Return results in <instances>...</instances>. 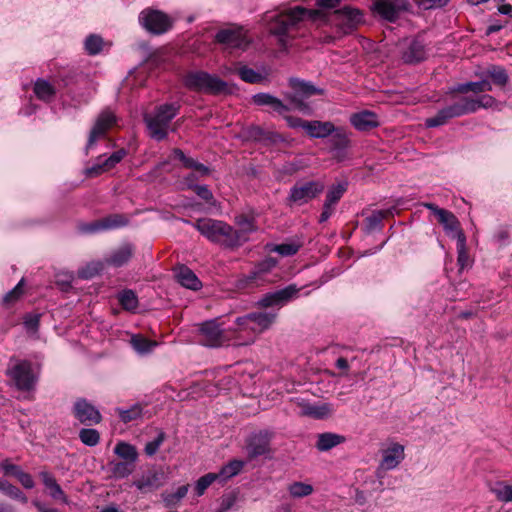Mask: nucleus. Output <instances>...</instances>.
<instances>
[{"label":"nucleus","instance_id":"f257e3e1","mask_svg":"<svg viewBox=\"0 0 512 512\" xmlns=\"http://www.w3.org/2000/svg\"><path fill=\"white\" fill-rule=\"evenodd\" d=\"M323 16V13L319 10H307L296 6L272 17L269 23V31L278 37L279 44L283 48H287L291 40L296 37L295 32L301 28L305 21H317Z\"/></svg>","mask_w":512,"mask_h":512},{"label":"nucleus","instance_id":"f03ea898","mask_svg":"<svg viewBox=\"0 0 512 512\" xmlns=\"http://www.w3.org/2000/svg\"><path fill=\"white\" fill-rule=\"evenodd\" d=\"M497 106L498 102L496 99L488 94L481 95L477 98L466 96L455 97L451 104L439 110L435 116L427 118L425 125L429 128L439 127L453 118L474 113L480 108L487 109Z\"/></svg>","mask_w":512,"mask_h":512},{"label":"nucleus","instance_id":"7ed1b4c3","mask_svg":"<svg viewBox=\"0 0 512 512\" xmlns=\"http://www.w3.org/2000/svg\"><path fill=\"white\" fill-rule=\"evenodd\" d=\"M192 225L212 243L231 250L238 248L233 227L224 221L201 218Z\"/></svg>","mask_w":512,"mask_h":512},{"label":"nucleus","instance_id":"20e7f679","mask_svg":"<svg viewBox=\"0 0 512 512\" xmlns=\"http://www.w3.org/2000/svg\"><path fill=\"white\" fill-rule=\"evenodd\" d=\"M289 86L293 92L285 94V97L294 109L305 115H311L312 108L304 100L315 95H323L325 92L324 89L315 86L312 82L295 77L289 79Z\"/></svg>","mask_w":512,"mask_h":512},{"label":"nucleus","instance_id":"39448f33","mask_svg":"<svg viewBox=\"0 0 512 512\" xmlns=\"http://www.w3.org/2000/svg\"><path fill=\"white\" fill-rule=\"evenodd\" d=\"M184 84L190 90L207 94H222L229 90L225 81L205 71L188 72L184 77Z\"/></svg>","mask_w":512,"mask_h":512},{"label":"nucleus","instance_id":"423d86ee","mask_svg":"<svg viewBox=\"0 0 512 512\" xmlns=\"http://www.w3.org/2000/svg\"><path fill=\"white\" fill-rule=\"evenodd\" d=\"M179 105L176 103L161 105L154 115H146L144 120L149 130V135L161 141L166 138L170 121L177 115Z\"/></svg>","mask_w":512,"mask_h":512},{"label":"nucleus","instance_id":"0eeeda50","mask_svg":"<svg viewBox=\"0 0 512 512\" xmlns=\"http://www.w3.org/2000/svg\"><path fill=\"white\" fill-rule=\"evenodd\" d=\"M140 24L150 33L160 35L172 27L171 18L160 10L144 9L139 15Z\"/></svg>","mask_w":512,"mask_h":512},{"label":"nucleus","instance_id":"6e6552de","mask_svg":"<svg viewBox=\"0 0 512 512\" xmlns=\"http://www.w3.org/2000/svg\"><path fill=\"white\" fill-rule=\"evenodd\" d=\"M199 342L207 347L216 348L228 341L224 329L217 319L198 324Z\"/></svg>","mask_w":512,"mask_h":512},{"label":"nucleus","instance_id":"1a4fd4ad","mask_svg":"<svg viewBox=\"0 0 512 512\" xmlns=\"http://www.w3.org/2000/svg\"><path fill=\"white\" fill-rule=\"evenodd\" d=\"M7 375L15 386L23 391L31 390L36 382L31 363L28 361L15 362L7 369Z\"/></svg>","mask_w":512,"mask_h":512},{"label":"nucleus","instance_id":"9d476101","mask_svg":"<svg viewBox=\"0 0 512 512\" xmlns=\"http://www.w3.org/2000/svg\"><path fill=\"white\" fill-rule=\"evenodd\" d=\"M116 123L117 117L111 109L106 108L101 111L89 133L86 152L92 149L99 139L105 138L109 129L116 125Z\"/></svg>","mask_w":512,"mask_h":512},{"label":"nucleus","instance_id":"9b49d317","mask_svg":"<svg viewBox=\"0 0 512 512\" xmlns=\"http://www.w3.org/2000/svg\"><path fill=\"white\" fill-rule=\"evenodd\" d=\"M276 266V261L268 258L258 263L249 275L240 278L237 281V288L241 290L253 289L261 286L265 282V276Z\"/></svg>","mask_w":512,"mask_h":512},{"label":"nucleus","instance_id":"f8f14e48","mask_svg":"<svg viewBox=\"0 0 512 512\" xmlns=\"http://www.w3.org/2000/svg\"><path fill=\"white\" fill-rule=\"evenodd\" d=\"M323 190L324 185L317 181L297 183L291 188L288 201L303 205L322 193Z\"/></svg>","mask_w":512,"mask_h":512},{"label":"nucleus","instance_id":"ddd939ff","mask_svg":"<svg viewBox=\"0 0 512 512\" xmlns=\"http://www.w3.org/2000/svg\"><path fill=\"white\" fill-rule=\"evenodd\" d=\"M215 42L232 49H246L249 40L241 27L230 26L219 30L215 35Z\"/></svg>","mask_w":512,"mask_h":512},{"label":"nucleus","instance_id":"4468645a","mask_svg":"<svg viewBox=\"0 0 512 512\" xmlns=\"http://www.w3.org/2000/svg\"><path fill=\"white\" fill-rule=\"evenodd\" d=\"M426 44L420 38L406 39L401 44V59L406 64H416L427 58Z\"/></svg>","mask_w":512,"mask_h":512},{"label":"nucleus","instance_id":"2eb2a0df","mask_svg":"<svg viewBox=\"0 0 512 512\" xmlns=\"http://www.w3.org/2000/svg\"><path fill=\"white\" fill-rule=\"evenodd\" d=\"M236 328L232 329L234 340L237 345H249L253 343L257 337L256 330L252 324L250 314L238 317L235 321Z\"/></svg>","mask_w":512,"mask_h":512},{"label":"nucleus","instance_id":"dca6fc26","mask_svg":"<svg viewBox=\"0 0 512 512\" xmlns=\"http://www.w3.org/2000/svg\"><path fill=\"white\" fill-rule=\"evenodd\" d=\"M73 414L82 424L92 425L101 421L99 410L84 398H79L73 405Z\"/></svg>","mask_w":512,"mask_h":512},{"label":"nucleus","instance_id":"f3484780","mask_svg":"<svg viewBox=\"0 0 512 512\" xmlns=\"http://www.w3.org/2000/svg\"><path fill=\"white\" fill-rule=\"evenodd\" d=\"M407 6V0H377L374 3V10L385 20L393 22Z\"/></svg>","mask_w":512,"mask_h":512},{"label":"nucleus","instance_id":"a211bd4d","mask_svg":"<svg viewBox=\"0 0 512 512\" xmlns=\"http://www.w3.org/2000/svg\"><path fill=\"white\" fill-rule=\"evenodd\" d=\"M328 144L330 152L338 160H342L346 156V150L350 146V135L342 127H336L335 131L329 136Z\"/></svg>","mask_w":512,"mask_h":512},{"label":"nucleus","instance_id":"6ab92c4d","mask_svg":"<svg viewBox=\"0 0 512 512\" xmlns=\"http://www.w3.org/2000/svg\"><path fill=\"white\" fill-rule=\"evenodd\" d=\"M127 224L125 216L120 214H113L101 220H96L90 224L81 226V231L84 233H95L102 230L118 228Z\"/></svg>","mask_w":512,"mask_h":512},{"label":"nucleus","instance_id":"aec40b11","mask_svg":"<svg viewBox=\"0 0 512 512\" xmlns=\"http://www.w3.org/2000/svg\"><path fill=\"white\" fill-rule=\"evenodd\" d=\"M299 291L296 285H289L283 289L277 290L273 293L266 294L259 304L263 307H272L282 305L291 300Z\"/></svg>","mask_w":512,"mask_h":512},{"label":"nucleus","instance_id":"412c9836","mask_svg":"<svg viewBox=\"0 0 512 512\" xmlns=\"http://www.w3.org/2000/svg\"><path fill=\"white\" fill-rule=\"evenodd\" d=\"M237 228L233 227V233L237 246L240 247L249 240V235L257 230L254 219L246 215H239L235 218Z\"/></svg>","mask_w":512,"mask_h":512},{"label":"nucleus","instance_id":"4be33fe9","mask_svg":"<svg viewBox=\"0 0 512 512\" xmlns=\"http://www.w3.org/2000/svg\"><path fill=\"white\" fill-rule=\"evenodd\" d=\"M164 473L158 470H149L144 473L139 479L133 482L142 493L152 492L158 489L163 484Z\"/></svg>","mask_w":512,"mask_h":512},{"label":"nucleus","instance_id":"5701e85b","mask_svg":"<svg viewBox=\"0 0 512 512\" xmlns=\"http://www.w3.org/2000/svg\"><path fill=\"white\" fill-rule=\"evenodd\" d=\"M127 155V151L125 149H119L111 154L108 158L101 162H97L96 164L88 167L86 169V174L89 177L98 176L106 171L114 168L125 156Z\"/></svg>","mask_w":512,"mask_h":512},{"label":"nucleus","instance_id":"b1692460","mask_svg":"<svg viewBox=\"0 0 512 512\" xmlns=\"http://www.w3.org/2000/svg\"><path fill=\"white\" fill-rule=\"evenodd\" d=\"M39 477L42 480L43 485L48 490L49 496L58 502L69 504V498L61 488V486L57 483L55 477L47 470H42L39 472Z\"/></svg>","mask_w":512,"mask_h":512},{"label":"nucleus","instance_id":"393cba45","mask_svg":"<svg viewBox=\"0 0 512 512\" xmlns=\"http://www.w3.org/2000/svg\"><path fill=\"white\" fill-rule=\"evenodd\" d=\"M135 247L131 243H124L111 251V253L104 259L106 265L121 267L128 263L132 258Z\"/></svg>","mask_w":512,"mask_h":512},{"label":"nucleus","instance_id":"a878e982","mask_svg":"<svg viewBox=\"0 0 512 512\" xmlns=\"http://www.w3.org/2000/svg\"><path fill=\"white\" fill-rule=\"evenodd\" d=\"M404 457V446L394 443L383 451L380 466L384 470H392L401 463Z\"/></svg>","mask_w":512,"mask_h":512},{"label":"nucleus","instance_id":"bb28decb","mask_svg":"<svg viewBox=\"0 0 512 512\" xmlns=\"http://www.w3.org/2000/svg\"><path fill=\"white\" fill-rule=\"evenodd\" d=\"M350 122L359 131H369L379 125L378 116L368 110L352 114Z\"/></svg>","mask_w":512,"mask_h":512},{"label":"nucleus","instance_id":"cd10ccee","mask_svg":"<svg viewBox=\"0 0 512 512\" xmlns=\"http://www.w3.org/2000/svg\"><path fill=\"white\" fill-rule=\"evenodd\" d=\"M254 104L258 106H269L275 112L279 114H284L290 111L288 105L284 104L279 98L269 94V93H258L252 97Z\"/></svg>","mask_w":512,"mask_h":512},{"label":"nucleus","instance_id":"c85d7f7f","mask_svg":"<svg viewBox=\"0 0 512 512\" xmlns=\"http://www.w3.org/2000/svg\"><path fill=\"white\" fill-rule=\"evenodd\" d=\"M339 18V25L344 30L355 28L362 21V14L359 10L350 7H344L336 11Z\"/></svg>","mask_w":512,"mask_h":512},{"label":"nucleus","instance_id":"c756f323","mask_svg":"<svg viewBox=\"0 0 512 512\" xmlns=\"http://www.w3.org/2000/svg\"><path fill=\"white\" fill-rule=\"evenodd\" d=\"M436 218L439 223L443 225L444 230L448 235L458 239V233H463L460 229V223L458 219L452 212L446 209L440 210L438 211V216Z\"/></svg>","mask_w":512,"mask_h":512},{"label":"nucleus","instance_id":"7c9ffc66","mask_svg":"<svg viewBox=\"0 0 512 512\" xmlns=\"http://www.w3.org/2000/svg\"><path fill=\"white\" fill-rule=\"evenodd\" d=\"M335 131V125L330 121L313 120L307 123L306 133L312 138H327Z\"/></svg>","mask_w":512,"mask_h":512},{"label":"nucleus","instance_id":"2f4dec72","mask_svg":"<svg viewBox=\"0 0 512 512\" xmlns=\"http://www.w3.org/2000/svg\"><path fill=\"white\" fill-rule=\"evenodd\" d=\"M300 414L314 419H324L333 413V408L330 404L324 403L321 405H314L310 403L300 404Z\"/></svg>","mask_w":512,"mask_h":512},{"label":"nucleus","instance_id":"473e14b6","mask_svg":"<svg viewBox=\"0 0 512 512\" xmlns=\"http://www.w3.org/2000/svg\"><path fill=\"white\" fill-rule=\"evenodd\" d=\"M175 277L183 287L192 290H198L201 287V282L195 273L184 265L175 269Z\"/></svg>","mask_w":512,"mask_h":512},{"label":"nucleus","instance_id":"72a5a7b5","mask_svg":"<svg viewBox=\"0 0 512 512\" xmlns=\"http://www.w3.org/2000/svg\"><path fill=\"white\" fill-rule=\"evenodd\" d=\"M247 449L251 458L265 455L269 452V438L266 434H256L250 439Z\"/></svg>","mask_w":512,"mask_h":512},{"label":"nucleus","instance_id":"f704fd0d","mask_svg":"<svg viewBox=\"0 0 512 512\" xmlns=\"http://www.w3.org/2000/svg\"><path fill=\"white\" fill-rule=\"evenodd\" d=\"M252 319V324L255 327L257 336L263 331L267 330L276 318L275 313L270 312H253L249 313Z\"/></svg>","mask_w":512,"mask_h":512},{"label":"nucleus","instance_id":"c9c22d12","mask_svg":"<svg viewBox=\"0 0 512 512\" xmlns=\"http://www.w3.org/2000/svg\"><path fill=\"white\" fill-rule=\"evenodd\" d=\"M345 441L344 436L335 433H322L318 435L316 447L319 451H328Z\"/></svg>","mask_w":512,"mask_h":512},{"label":"nucleus","instance_id":"e433bc0d","mask_svg":"<svg viewBox=\"0 0 512 512\" xmlns=\"http://www.w3.org/2000/svg\"><path fill=\"white\" fill-rule=\"evenodd\" d=\"M392 215L391 210H377L373 211L371 215H369L365 219V230L367 233L374 232L376 230H380L382 228L383 219Z\"/></svg>","mask_w":512,"mask_h":512},{"label":"nucleus","instance_id":"4c0bfd02","mask_svg":"<svg viewBox=\"0 0 512 512\" xmlns=\"http://www.w3.org/2000/svg\"><path fill=\"white\" fill-rule=\"evenodd\" d=\"M492 90L491 83L487 80H482L478 82H467L459 84L453 91L459 92V93H467V92H473V93H483L488 92Z\"/></svg>","mask_w":512,"mask_h":512},{"label":"nucleus","instance_id":"58836bf2","mask_svg":"<svg viewBox=\"0 0 512 512\" xmlns=\"http://www.w3.org/2000/svg\"><path fill=\"white\" fill-rule=\"evenodd\" d=\"M114 453L124 461L132 463H135L138 458V452L136 448L126 442H119L114 448Z\"/></svg>","mask_w":512,"mask_h":512},{"label":"nucleus","instance_id":"ea45409f","mask_svg":"<svg viewBox=\"0 0 512 512\" xmlns=\"http://www.w3.org/2000/svg\"><path fill=\"white\" fill-rule=\"evenodd\" d=\"M244 464L245 463L241 460H232L225 466H223L220 472L216 474L219 475V480L221 482H225L228 479L232 478L233 476L239 474L240 471L243 469Z\"/></svg>","mask_w":512,"mask_h":512},{"label":"nucleus","instance_id":"a19ab883","mask_svg":"<svg viewBox=\"0 0 512 512\" xmlns=\"http://www.w3.org/2000/svg\"><path fill=\"white\" fill-rule=\"evenodd\" d=\"M135 469V463L128 461L111 462L110 470L115 478L122 479L128 477Z\"/></svg>","mask_w":512,"mask_h":512},{"label":"nucleus","instance_id":"79ce46f5","mask_svg":"<svg viewBox=\"0 0 512 512\" xmlns=\"http://www.w3.org/2000/svg\"><path fill=\"white\" fill-rule=\"evenodd\" d=\"M302 247V243L299 241H292L288 243H282L277 245H269L268 248L271 252H276L283 257H288L296 254Z\"/></svg>","mask_w":512,"mask_h":512},{"label":"nucleus","instance_id":"37998d69","mask_svg":"<svg viewBox=\"0 0 512 512\" xmlns=\"http://www.w3.org/2000/svg\"><path fill=\"white\" fill-rule=\"evenodd\" d=\"M34 93L39 99L48 101L54 96L55 89L49 82L39 79L34 85Z\"/></svg>","mask_w":512,"mask_h":512},{"label":"nucleus","instance_id":"c03bdc74","mask_svg":"<svg viewBox=\"0 0 512 512\" xmlns=\"http://www.w3.org/2000/svg\"><path fill=\"white\" fill-rule=\"evenodd\" d=\"M116 412L118 413L121 421L128 423L141 418L143 408L140 404H134L129 409L117 408Z\"/></svg>","mask_w":512,"mask_h":512},{"label":"nucleus","instance_id":"a18cd8bd","mask_svg":"<svg viewBox=\"0 0 512 512\" xmlns=\"http://www.w3.org/2000/svg\"><path fill=\"white\" fill-rule=\"evenodd\" d=\"M106 265L105 260L103 261H93L88 263L85 267L81 268L78 271V275L82 279H90L94 276L98 275Z\"/></svg>","mask_w":512,"mask_h":512},{"label":"nucleus","instance_id":"49530a36","mask_svg":"<svg viewBox=\"0 0 512 512\" xmlns=\"http://www.w3.org/2000/svg\"><path fill=\"white\" fill-rule=\"evenodd\" d=\"M457 261L461 269L469 265V255L466 249V237L464 233H458L457 239Z\"/></svg>","mask_w":512,"mask_h":512},{"label":"nucleus","instance_id":"de8ad7c7","mask_svg":"<svg viewBox=\"0 0 512 512\" xmlns=\"http://www.w3.org/2000/svg\"><path fill=\"white\" fill-rule=\"evenodd\" d=\"M288 491L293 498H302L312 494L313 487L308 483L293 482L288 486Z\"/></svg>","mask_w":512,"mask_h":512},{"label":"nucleus","instance_id":"09e8293b","mask_svg":"<svg viewBox=\"0 0 512 512\" xmlns=\"http://www.w3.org/2000/svg\"><path fill=\"white\" fill-rule=\"evenodd\" d=\"M119 302L127 311H134L138 306V298L132 290H124L119 294Z\"/></svg>","mask_w":512,"mask_h":512},{"label":"nucleus","instance_id":"8fccbe9b","mask_svg":"<svg viewBox=\"0 0 512 512\" xmlns=\"http://www.w3.org/2000/svg\"><path fill=\"white\" fill-rule=\"evenodd\" d=\"M132 347L140 354L148 353L155 347L156 342H152L140 335H134L131 338Z\"/></svg>","mask_w":512,"mask_h":512},{"label":"nucleus","instance_id":"3c124183","mask_svg":"<svg viewBox=\"0 0 512 512\" xmlns=\"http://www.w3.org/2000/svg\"><path fill=\"white\" fill-rule=\"evenodd\" d=\"M486 74L496 85L504 86L508 82V74L503 67L491 66L487 69Z\"/></svg>","mask_w":512,"mask_h":512},{"label":"nucleus","instance_id":"603ef678","mask_svg":"<svg viewBox=\"0 0 512 512\" xmlns=\"http://www.w3.org/2000/svg\"><path fill=\"white\" fill-rule=\"evenodd\" d=\"M347 190V183H337L332 185L326 195V202L335 205L343 196L345 191Z\"/></svg>","mask_w":512,"mask_h":512},{"label":"nucleus","instance_id":"864d4df0","mask_svg":"<svg viewBox=\"0 0 512 512\" xmlns=\"http://www.w3.org/2000/svg\"><path fill=\"white\" fill-rule=\"evenodd\" d=\"M237 73L240 78L247 83H260L264 80V77L260 73H257L252 68L247 66L238 68Z\"/></svg>","mask_w":512,"mask_h":512},{"label":"nucleus","instance_id":"5fc2aeb1","mask_svg":"<svg viewBox=\"0 0 512 512\" xmlns=\"http://www.w3.org/2000/svg\"><path fill=\"white\" fill-rule=\"evenodd\" d=\"M1 492L11 499L18 500L23 504L28 502L27 496L18 487L12 485L8 481L5 482Z\"/></svg>","mask_w":512,"mask_h":512},{"label":"nucleus","instance_id":"6e6d98bb","mask_svg":"<svg viewBox=\"0 0 512 512\" xmlns=\"http://www.w3.org/2000/svg\"><path fill=\"white\" fill-rule=\"evenodd\" d=\"M492 491L499 501L512 502V485L497 483Z\"/></svg>","mask_w":512,"mask_h":512},{"label":"nucleus","instance_id":"4d7b16f0","mask_svg":"<svg viewBox=\"0 0 512 512\" xmlns=\"http://www.w3.org/2000/svg\"><path fill=\"white\" fill-rule=\"evenodd\" d=\"M103 47V39L95 34L89 35L85 40V49L90 55L98 54Z\"/></svg>","mask_w":512,"mask_h":512},{"label":"nucleus","instance_id":"13d9d810","mask_svg":"<svg viewBox=\"0 0 512 512\" xmlns=\"http://www.w3.org/2000/svg\"><path fill=\"white\" fill-rule=\"evenodd\" d=\"M81 442L87 446H95L99 443L100 435L95 429H81L79 432Z\"/></svg>","mask_w":512,"mask_h":512},{"label":"nucleus","instance_id":"bf43d9fd","mask_svg":"<svg viewBox=\"0 0 512 512\" xmlns=\"http://www.w3.org/2000/svg\"><path fill=\"white\" fill-rule=\"evenodd\" d=\"M189 189H193L194 192L204 201L209 203L211 206H216L217 202L214 199L212 192L209 190L206 185H192L188 184Z\"/></svg>","mask_w":512,"mask_h":512},{"label":"nucleus","instance_id":"052dcab7","mask_svg":"<svg viewBox=\"0 0 512 512\" xmlns=\"http://www.w3.org/2000/svg\"><path fill=\"white\" fill-rule=\"evenodd\" d=\"M217 479H219V475L216 473H208L198 479L196 482V492L199 496L203 495L205 490Z\"/></svg>","mask_w":512,"mask_h":512},{"label":"nucleus","instance_id":"680f3d73","mask_svg":"<svg viewBox=\"0 0 512 512\" xmlns=\"http://www.w3.org/2000/svg\"><path fill=\"white\" fill-rule=\"evenodd\" d=\"M188 485L180 486L175 493L163 495L164 502L167 506H172L178 503L182 498L187 495Z\"/></svg>","mask_w":512,"mask_h":512},{"label":"nucleus","instance_id":"e2e57ef3","mask_svg":"<svg viewBox=\"0 0 512 512\" xmlns=\"http://www.w3.org/2000/svg\"><path fill=\"white\" fill-rule=\"evenodd\" d=\"M165 438V433L159 432L157 437L153 441H150L145 445V453L148 456H153L158 451L159 447L162 445Z\"/></svg>","mask_w":512,"mask_h":512},{"label":"nucleus","instance_id":"0e129e2a","mask_svg":"<svg viewBox=\"0 0 512 512\" xmlns=\"http://www.w3.org/2000/svg\"><path fill=\"white\" fill-rule=\"evenodd\" d=\"M23 284L24 279H21V281L11 291L6 293L3 298L4 303L11 304L17 301L23 294Z\"/></svg>","mask_w":512,"mask_h":512},{"label":"nucleus","instance_id":"69168bd1","mask_svg":"<svg viewBox=\"0 0 512 512\" xmlns=\"http://www.w3.org/2000/svg\"><path fill=\"white\" fill-rule=\"evenodd\" d=\"M40 315L39 314H28L24 318V326L26 330L31 334H36L39 328Z\"/></svg>","mask_w":512,"mask_h":512},{"label":"nucleus","instance_id":"338daca9","mask_svg":"<svg viewBox=\"0 0 512 512\" xmlns=\"http://www.w3.org/2000/svg\"><path fill=\"white\" fill-rule=\"evenodd\" d=\"M0 469L5 475H12L17 478L19 473L22 471L20 466L12 464L9 460H4L0 463Z\"/></svg>","mask_w":512,"mask_h":512},{"label":"nucleus","instance_id":"774afa93","mask_svg":"<svg viewBox=\"0 0 512 512\" xmlns=\"http://www.w3.org/2000/svg\"><path fill=\"white\" fill-rule=\"evenodd\" d=\"M236 503V496L234 494H227L221 498L220 507L217 512H227Z\"/></svg>","mask_w":512,"mask_h":512}]
</instances>
